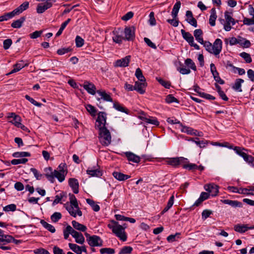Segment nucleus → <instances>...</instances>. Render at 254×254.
Returning <instances> with one entry per match:
<instances>
[{
  "label": "nucleus",
  "mask_w": 254,
  "mask_h": 254,
  "mask_svg": "<svg viewBox=\"0 0 254 254\" xmlns=\"http://www.w3.org/2000/svg\"><path fill=\"white\" fill-rule=\"evenodd\" d=\"M222 203L226 204H228L233 207H242L243 204L241 202L237 200H232L230 199H224L221 200Z\"/></svg>",
  "instance_id": "412c9836"
},
{
  "label": "nucleus",
  "mask_w": 254,
  "mask_h": 254,
  "mask_svg": "<svg viewBox=\"0 0 254 254\" xmlns=\"http://www.w3.org/2000/svg\"><path fill=\"white\" fill-rule=\"evenodd\" d=\"M75 44L77 47H81L84 44V40L79 36H77L75 38Z\"/></svg>",
  "instance_id": "0e129e2a"
},
{
  "label": "nucleus",
  "mask_w": 254,
  "mask_h": 254,
  "mask_svg": "<svg viewBox=\"0 0 254 254\" xmlns=\"http://www.w3.org/2000/svg\"><path fill=\"white\" fill-rule=\"evenodd\" d=\"M157 80L166 88L169 89L171 86V84L169 81H165L163 79L160 78H156Z\"/></svg>",
  "instance_id": "13d9d810"
},
{
  "label": "nucleus",
  "mask_w": 254,
  "mask_h": 254,
  "mask_svg": "<svg viewBox=\"0 0 254 254\" xmlns=\"http://www.w3.org/2000/svg\"><path fill=\"white\" fill-rule=\"evenodd\" d=\"M131 57L127 56L126 57L117 60L115 63L116 66L126 67L128 66Z\"/></svg>",
  "instance_id": "2eb2a0df"
},
{
  "label": "nucleus",
  "mask_w": 254,
  "mask_h": 254,
  "mask_svg": "<svg viewBox=\"0 0 254 254\" xmlns=\"http://www.w3.org/2000/svg\"><path fill=\"white\" fill-rule=\"evenodd\" d=\"M29 2L25 1L15 9L18 14L22 13L24 10L27 9L29 7Z\"/></svg>",
  "instance_id": "58836bf2"
},
{
  "label": "nucleus",
  "mask_w": 254,
  "mask_h": 254,
  "mask_svg": "<svg viewBox=\"0 0 254 254\" xmlns=\"http://www.w3.org/2000/svg\"><path fill=\"white\" fill-rule=\"evenodd\" d=\"M69 196L70 204L73 205L74 208H77L78 204L75 195L73 194L69 193Z\"/></svg>",
  "instance_id": "de8ad7c7"
},
{
  "label": "nucleus",
  "mask_w": 254,
  "mask_h": 254,
  "mask_svg": "<svg viewBox=\"0 0 254 254\" xmlns=\"http://www.w3.org/2000/svg\"><path fill=\"white\" fill-rule=\"evenodd\" d=\"M86 202L91 206L93 210L96 212H98L100 210V206L99 205L95 204L94 201L90 198L86 199Z\"/></svg>",
  "instance_id": "ea45409f"
},
{
  "label": "nucleus",
  "mask_w": 254,
  "mask_h": 254,
  "mask_svg": "<svg viewBox=\"0 0 254 254\" xmlns=\"http://www.w3.org/2000/svg\"><path fill=\"white\" fill-rule=\"evenodd\" d=\"M111 222L113 223V224H108V227L111 229L112 232L115 234L117 237L119 238L123 242L127 241V236L125 231L126 227L120 225L117 221L115 220H112Z\"/></svg>",
  "instance_id": "f257e3e1"
},
{
  "label": "nucleus",
  "mask_w": 254,
  "mask_h": 254,
  "mask_svg": "<svg viewBox=\"0 0 254 254\" xmlns=\"http://www.w3.org/2000/svg\"><path fill=\"white\" fill-rule=\"evenodd\" d=\"M125 154L129 161H131L136 163L140 162V157L131 152H126L125 153Z\"/></svg>",
  "instance_id": "a211bd4d"
},
{
  "label": "nucleus",
  "mask_w": 254,
  "mask_h": 254,
  "mask_svg": "<svg viewBox=\"0 0 254 254\" xmlns=\"http://www.w3.org/2000/svg\"><path fill=\"white\" fill-rule=\"evenodd\" d=\"M85 108L92 116H96L97 110L94 106L90 104H88L86 106Z\"/></svg>",
  "instance_id": "49530a36"
},
{
  "label": "nucleus",
  "mask_w": 254,
  "mask_h": 254,
  "mask_svg": "<svg viewBox=\"0 0 254 254\" xmlns=\"http://www.w3.org/2000/svg\"><path fill=\"white\" fill-rule=\"evenodd\" d=\"M72 231L73 228L70 225H67L66 228L64 230V238L65 239H67L68 238L69 234L72 235Z\"/></svg>",
  "instance_id": "a18cd8bd"
},
{
  "label": "nucleus",
  "mask_w": 254,
  "mask_h": 254,
  "mask_svg": "<svg viewBox=\"0 0 254 254\" xmlns=\"http://www.w3.org/2000/svg\"><path fill=\"white\" fill-rule=\"evenodd\" d=\"M87 174L92 177H100L102 176V171L98 169H89L86 171Z\"/></svg>",
  "instance_id": "bb28decb"
},
{
  "label": "nucleus",
  "mask_w": 254,
  "mask_h": 254,
  "mask_svg": "<svg viewBox=\"0 0 254 254\" xmlns=\"http://www.w3.org/2000/svg\"><path fill=\"white\" fill-rule=\"evenodd\" d=\"M40 223L46 229H47L50 232L52 233L55 232L56 229L55 227L51 224L48 223L44 220H41Z\"/></svg>",
  "instance_id": "72a5a7b5"
},
{
  "label": "nucleus",
  "mask_w": 254,
  "mask_h": 254,
  "mask_svg": "<svg viewBox=\"0 0 254 254\" xmlns=\"http://www.w3.org/2000/svg\"><path fill=\"white\" fill-rule=\"evenodd\" d=\"M186 16V20L189 24L194 26V27H197L196 20L193 17L192 13L191 11H187Z\"/></svg>",
  "instance_id": "6ab92c4d"
},
{
  "label": "nucleus",
  "mask_w": 254,
  "mask_h": 254,
  "mask_svg": "<svg viewBox=\"0 0 254 254\" xmlns=\"http://www.w3.org/2000/svg\"><path fill=\"white\" fill-rule=\"evenodd\" d=\"M240 156L243 158L244 160L249 163L252 164L253 166H254V157L251 155H248L247 153L244 152V151L242 153H241Z\"/></svg>",
  "instance_id": "7c9ffc66"
},
{
  "label": "nucleus",
  "mask_w": 254,
  "mask_h": 254,
  "mask_svg": "<svg viewBox=\"0 0 254 254\" xmlns=\"http://www.w3.org/2000/svg\"><path fill=\"white\" fill-rule=\"evenodd\" d=\"M28 65V64H24L23 61L21 60L19 63L14 65L13 69L10 72L8 73V74L17 72L24 67L27 66Z\"/></svg>",
  "instance_id": "5701e85b"
},
{
  "label": "nucleus",
  "mask_w": 254,
  "mask_h": 254,
  "mask_svg": "<svg viewBox=\"0 0 254 254\" xmlns=\"http://www.w3.org/2000/svg\"><path fill=\"white\" fill-rule=\"evenodd\" d=\"M72 232V236L75 239V242L79 244H83L85 242V239L83 235L73 229Z\"/></svg>",
  "instance_id": "dca6fc26"
},
{
  "label": "nucleus",
  "mask_w": 254,
  "mask_h": 254,
  "mask_svg": "<svg viewBox=\"0 0 254 254\" xmlns=\"http://www.w3.org/2000/svg\"><path fill=\"white\" fill-rule=\"evenodd\" d=\"M187 159L183 157H176V158H171L168 161V164L174 166V167H178L181 163L185 162Z\"/></svg>",
  "instance_id": "9d476101"
},
{
  "label": "nucleus",
  "mask_w": 254,
  "mask_h": 254,
  "mask_svg": "<svg viewBox=\"0 0 254 254\" xmlns=\"http://www.w3.org/2000/svg\"><path fill=\"white\" fill-rule=\"evenodd\" d=\"M70 18H68L66 21H65L64 23H62L60 29L56 34V36H59L62 34L63 30L65 28L68 23L70 21Z\"/></svg>",
  "instance_id": "c03bdc74"
},
{
  "label": "nucleus",
  "mask_w": 254,
  "mask_h": 254,
  "mask_svg": "<svg viewBox=\"0 0 254 254\" xmlns=\"http://www.w3.org/2000/svg\"><path fill=\"white\" fill-rule=\"evenodd\" d=\"M35 254H51L47 250L43 248H39L35 249L33 251Z\"/></svg>",
  "instance_id": "338daca9"
},
{
  "label": "nucleus",
  "mask_w": 254,
  "mask_h": 254,
  "mask_svg": "<svg viewBox=\"0 0 254 254\" xmlns=\"http://www.w3.org/2000/svg\"><path fill=\"white\" fill-rule=\"evenodd\" d=\"M240 55L242 58H243L245 60L246 63H250L252 62V58L249 54L247 53L246 52H242L240 54Z\"/></svg>",
  "instance_id": "6e6d98bb"
},
{
  "label": "nucleus",
  "mask_w": 254,
  "mask_h": 254,
  "mask_svg": "<svg viewBox=\"0 0 254 254\" xmlns=\"http://www.w3.org/2000/svg\"><path fill=\"white\" fill-rule=\"evenodd\" d=\"M181 32L184 39H185L189 44H192V42H193V37L190 33L186 32L185 30L183 29H182Z\"/></svg>",
  "instance_id": "393cba45"
},
{
  "label": "nucleus",
  "mask_w": 254,
  "mask_h": 254,
  "mask_svg": "<svg viewBox=\"0 0 254 254\" xmlns=\"http://www.w3.org/2000/svg\"><path fill=\"white\" fill-rule=\"evenodd\" d=\"M97 93L104 101L111 102H113V99L110 95L107 93L105 90H99L97 91Z\"/></svg>",
  "instance_id": "b1692460"
},
{
  "label": "nucleus",
  "mask_w": 254,
  "mask_h": 254,
  "mask_svg": "<svg viewBox=\"0 0 254 254\" xmlns=\"http://www.w3.org/2000/svg\"><path fill=\"white\" fill-rule=\"evenodd\" d=\"M45 171L47 173L45 174V176L47 179L50 181L51 183H54V178H56L60 182H63L65 179V176L67 173V172L65 174L62 172H59L58 171L55 170L54 171L52 172V168L50 167L45 169Z\"/></svg>",
  "instance_id": "7ed1b4c3"
},
{
  "label": "nucleus",
  "mask_w": 254,
  "mask_h": 254,
  "mask_svg": "<svg viewBox=\"0 0 254 254\" xmlns=\"http://www.w3.org/2000/svg\"><path fill=\"white\" fill-rule=\"evenodd\" d=\"M183 167L184 169H188L190 171H194L197 170V165L195 164L190 163L188 164H184Z\"/></svg>",
  "instance_id": "864d4df0"
},
{
  "label": "nucleus",
  "mask_w": 254,
  "mask_h": 254,
  "mask_svg": "<svg viewBox=\"0 0 254 254\" xmlns=\"http://www.w3.org/2000/svg\"><path fill=\"white\" fill-rule=\"evenodd\" d=\"M25 20V17H21L19 19L14 21L11 23V26L14 28H19L22 26V23L24 22Z\"/></svg>",
  "instance_id": "c756f323"
},
{
  "label": "nucleus",
  "mask_w": 254,
  "mask_h": 254,
  "mask_svg": "<svg viewBox=\"0 0 254 254\" xmlns=\"http://www.w3.org/2000/svg\"><path fill=\"white\" fill-rule=\"evenodd\" d=\"M12 239L13 237L12 236L4 235L2 233V234L0 236V246L5 245L10 243L12 242Z\"/></svg>",
  "instance_id": "aec40b11"
},
{
  "label": "nucleus",
  "mask_w": 254,
  "mask_h": 254,
  "mask_svg": "<svg viewBox=\"0 0 254 254\" xmlns=\"http://www.w3.org/2000/svg\"><path fill=\"white\" fill-rule=\"evenodd\" d=\"M212 213L211 210L208 209L204 210L202 212V219L203 220L206 219Z\"/></svg>",
  "instance_id": "774afa93"
},
{
  "label": "nucleus",
  "mask_w": 254,
  "mask_h": 254,
  "mask_svg": "<svg viewBox=\"0 0 254 254\" xmlns=\"http://www.w3.org/2000/svg\"><path fill=\"white\" fill-rule=\"evenodd\" d=\"M21 119L20 116L18 115H16L14 118H13V120L10 121L11 123L14 125L16 127L19 125V124L21 123Z\"/></svg>",
  "instance_id": "052dcab7"
},
{
  "label": "nucleus",
  "mask_w": 254,
  "mask_h": 254,
  "mask_svg": "<svg viewBox=\"0 0 254 254\" xmlns=\"http://www.w3.org/2000/svg\"><path fill=\"white\" fill-rule=\"evenodd\" d=\"M204 189L211 194L212 196H215L218 193V186L215 184H207L204 186Z\"/></svg>",
  "instance_id": "1a4fd4ad"
},
{
  "label": "nucleus",
  "mask_w": 254,
  "mask_h": 254,
  "mask_svg": "<svg viewBox=\"0 0 254 254\" xmlns=\"http://www.w3.org/2000/svg\"><path fill=\"white\" fill-rule=\"evenodd\" d=\"M140 119L144 122L155 126H159V122L155 119L147 118L143 116H140Z\"/></svg>",
  "instance_id": "e433bc0d"
},
{
  "label": "nucleus",
  "mask_w": 254,
  "mask_h": 254,
  "mask_svg": "<svg viewBox=\"0 0 254 254\" xmlns=\"http://www.w3.org/2000/svg\"><path fill=\"white\" fill-rule=\"evenodd\" d=\"M147 86V83L145 81H136L134 86V90L137 91L141 94L145 93V87Z\"/></svg>",
  "instance_id": "f8f14e48"
},
{
  "label": "nucleus",
  "mask_w": 254,
  "mask_h": 254,
  "mask_svg": "<svg viewBox=\"0 0 254 254\" xmlns=\"http://www.w3.org/2000/svg\"><path fill=\"white\" fill-rule=\"evenodd\" d=\"M100 131V137L103 139L105 143H110L111 141V136L109 130L105 127L99 128Z\"/></svg>",
  "instance_id": "423d86ee"
},
{
  "label": "nucleus",
  "mask_w": 254,
  "mask_h": 254,
  "mask_svg": "<svg viewBox=\"0 0 254 254\" xmlns=\"http://www.w3.org/2000/svg\"><path fill=\"white\" fill-rule=\"evenodd\" d=\"M83 87L89 94L94 95L96 93V88L92 83L85 81L84 82Z\"/></svg>",
  "instance_id": "9b49d317"
},
{
  "label": "nucleus",
  "mask_w": 254,
  "mask_h": 254,
  "mask_svg": "<svg viewBox=\"0 0 254 254\" xmlns=\"http://www.w3.org/2000/svg\"><path fill=\"white\" fill-rule=\"evenodd\" d=\"M112 175L115 178L120 181H124L130 178V176L119 172H114Z\"/></svg>",
  "instance_id": "4be33fe9"
},
{
  "label": "nucleus",
  "mask_w": 254,
  "mask_h": 254,
  "mask_svg": "<svg viewBox=\"0 0 254 254\" xmlns=\"http://www.w3.org/2000/svg\"><path fill=\"white\" fill-rule=\"evenodd\" d=\"M68 247L74 253L76 254H81L80 246L75 244L69 243Z\"/></svg>",
  "instance_id": "a19ab883"
},
{
  "label": "nucleus",
  "mask_w": 254,
  "mask_h": 254,
  "mask_svg": "<svg viewBox=\"0 0 254 254\" xmlns=\"http://www.w3.org/2000/svg\"><path fill=\"white\" fill-rule=\"evenodd\" d=\"M85 236L88 244L91 247H102L103 245V240L97 235L91 236L87 233H85Z\"/></svg>",
  "instance_id": "20e7f679"
},
{
  "label": "nucleus",
  "mask_w": 254,
  "mask_h": 254,
  "mask_svg": "<svg viewBox=\"0 0 254 254\" xmlns=\"http://www.w3.org/2000/svg\"><path fill=\"white\" fill-rule=\"evenodd\" d=\"M30 171L33 173L35 177L37 180H39L41 179L42 176V174H40L36 169L31 168L30 169Z\"/></svg>",
  "instance_id": "69168bd1"
},
{
  "label": "nucleus",
  "mask_w": 254,
  "mask_h": 254,
  "mask_svg": "<svg viewBox=\"0 0 254 254\" xmlns=\"http://www.w3.org/2000/svg\"><path fill=\"white\" fill-rule=\"evenodd\" d=\"M71 223L73 228L78 231L85 232L87 230V227L85 225L81 224L75 220H73Z\"/></svg>",
  "instance_id": "c85d7f7f"
},
{
  "label": "nucleus",
  "mask_w": 254,
  "mask_h": 254,
  "mask_svg": "<svg viewBox=\"0 0 254 254\" xmlns=\"http://www.w3.org/2000/svg\"><path fill=\"white\" fill-rule=\"evenodd\" d=\"M100 252L101 254H114L115 253V251L114 249L105 248L101 249Z\"/></svg>",
  "instance_id": "603ef678"
},
{
  "label": "nucleus",
  "mask_w": 254,
  "mask_h": 254,
  "mask_svg": "<svg viewBox=\"0 0 254 254\" xmlns=\"http://www.w3.org/2000/svg\"><path fill=\"white\" fill-rule=\"evenodd\" d=\"M181 2L177 1L174 5L172 11V15L174 18H176L179 12V9L181 7Z\"/></svg>",
  "instance_id": "f704fd0d"
},
{
  "label": "nucleus",
  "mask_w": 254,
  "mask_h": 254,
  "mask_svg": "<svg viewBox=\"0 0 254 254\" xmlns=\"http://www.w3.org/2000/svg\"><path fill=\"white\" fill-rule=\"evenodd\" d=\"M16 209V206L14 204L7 205L3 207V210L4 211H14Z\"/></svg>",
  "instance_id": "e2e57ef3"
},
{
  "label": "nucleus",
  "mask_w": 254,
  "mask_h": 254,
  "mask_svg": "<svg viewBox=\"0 0 254 254\" xmlns=\"http://www.w3.org/2000/svg\"><path fill=\"white\" fill-rule=\"evenodd\" d=\"M244 82V80L241 78L237 79L235 81L234 85L233 86V88L236 91L242 92L241 84Z\"/></svg>",
  "instance_id": "c9c22d12"
},
{
  "label": "nucleus",
  "mask_w": 254,
  "mask_h": 254,
  "mask_svg": "<svg viewBox=\"0 0 254 254\" xmlns=\"http://www.w3.org/2000/svg\"><path fill=\"white\" fill-rule=\"evenodd\" d=\"M107 114L104 112H100L98 114V117L96 122L98 123L97 126L99 128L105 127L106 123Z\"/></svg>",
  "instance_id": "6e6552de"
},
{
  "label": "nucleus",
  "mask_w": 254,
  "mask_h": 254,
  "mask_svg": "<svg viewBox=\"0 0 254 254\" xmlns=\"http://www.w3.org/2000/svg\"><path fill=\"white\" fill-rule=\"evenodd\" d=\"M113 36L112 37L113 40L114 42L117 44H121L124 39V37L122 36L121 32L120 30H115L113 32Z\"/></svg>",
  "instance_id": "f3484780"
},
{
  "label": "nucleus",
  "mask_w": 254,
  "mask_h": 254,
  "mask_svg": "<svg viewBox=\"0 0 254 254\" xmlns=\"http://www.w3.org/2000/svg\"><path fill=\"white\" fill-rule=\"evenodd\" d=\"M135 75L139 81H145L146 79L143 76L141 70L139 68L136 69Z\"/></svg>",
  "instance_id": "79ce46f5"
},
{
  "label": "nucleus",
  "mask_w": 254,
  "mask_h": 254,
  "mask_svg": "<svg viewBox=\"0 0 254 254\" xmlns=\"http://www.w3.org/2000/svg\"><path fill=\"white\" fill-rule=\"evenodd\" d=\"M166 102L168 103H172L173 102H176L177 103H179L178 100L174 97L172 95L169 94L166 96Z\"/></svg>",
  "instance_id": "4d7b16f0"
},
{
  "label": "nucleus",
  "mask_w": 254,
  "mask_h": 254,
  "mask_svg": "<svg viewBox=\"0 0 254 254\" xmlns=\"http://www.w3.org/2000/svg\"><path fill=\"white\" fill-rule=\"evenodd\" d=\"M201 44L203 45L207 51L216 56L219 55L222 48V42L218 38L215 40L213 45L209 42L204 41Z\"/></svg>",
  "instance_id": "f03ea898"
},
{
  "label": "nucleus",
  "mask_w": 254,
  "mask_h": 254,
  "mask_svg": "<svg viewBox=\"0 0 254 254\" xmlns=\"http://www.w3.org/2000/svg\"><path fill=\"white\" fill-rule=\"evenodd\" d=\"M12 156L15 158H19L22 157H30L31 154L28 152H16L13 153Z\"/></svg>",
  "instance_id": "37998d69"
},
{
  "label": "nucleus",
  "mask_w": 254,
  "mask_h": 254,
  "mask_svg": "<svg viewBox=\"0 0 254 254\" xmlns=\"http://www.w3.org/2000/svg\"><path fill=\"white\" fill-rule=\"evenodd\" d=\"M64 194L63 192L62 193H60L59 195H57L55 196V199L54 200L52 205L54 206L59 203H61V201L62 199V198L64 197Z\"/></svg>",
  "instance_id": "680f3d73"
},
{
  "label": "nucleus",
  "mask_w": 254,
  "mask_h": 254,
  "mask_svg": "<svg viewBox=\"0 0 254 254\" xmlns=\"http://www.w3.org/2000/svg\"><path fill=\"white\" fill-rule=\"evenodd\" d=\"M113 107L118 111L125 113L127 114H129V111L127 109L123 106L118 102H115L113 104Z\"/></svg>",
  "instance_id": "2f4dec72"
},
{
  "label": "nucleus",
  "mask_w": 254,
  "mask_h": 254,
  "mask_svg": "<svg viewBox=\"0 0 254 254\" xmlns=\"http://www.w3.org/2000/svg\"><path fill=\"white\" fill-rule=\"evenodd\" d=\"M232 12L228 11H225L224 13V16L226 22L224 24V29L226 31H229L231 30L232 27L231 24L234 25L236 24L235 19L232 16Z\"/></svg>",
  "instance_id": "39448f33"
},
{
  "label": "nucleus",
  "mask_w": 254,
  "mask_h": 254,
  "mask_svg": "<svg viewBox=\"0 0 254 254\" xmlns=\"http://www.w3.org/2000/svg\"><path fill=\"white\" fill-rule=\"evenodd\" d=\"M217 18V15L215 8H212L210 10V16L209 19V23L211 26L215 25V20Z\"/></svg>",
  "instance_id": "a878e982"
},
{
  "label": "nucleus",
  "mask_w": 254,
  "mask_h": 254,
  "mask_svg": "<svg viewBox=\"0 0 254 254\" xmlns=\"http://www.w3.org/2000/svg\"><path fill=\"white\" fill-rule=\"evenodd\" d=\"M132 247L130 246H125L119 252V254H129L132 251Z\"/></svg>",
  "instance_id": "3c124183"
},
{
  "label": "nucleus",
  "mask_w": 254,
  "mask_h": 254,
  "mask_svg": "<svg viewBox=\"0 0 254 254\" xmlns=\"http://www.w3.org/2000/svg\"><path fill=\"white\" fill-rule=\"evenodd\" d=\"M180 127L181 130L182 132H186L188 134H196L197 130H194L190 127L183 126L182 124H181Z\"/></svg>",
  "instance_id": "cd10ccee"
},
{
  "label": "nucleus",
  "mask_w": 254,
  "mask_h": 254,
  "mask_svg": "<svg viewBox=\"0 0 254 254\" xmlns=\"http://www.w3.org/2000/svg\"><path fill=\"white\" fill-rule=\"evenodd\" d=\"M27 161L28 159L27 158L14 159L11 161V163L15 165L19 164H25Z\"/></svg>",
  "instance_id": "8fccbe9b"
},
{
  "label": "nucleus",
  "mask_w": 254,
  "mask_h": 254,
  "mask_svg": "<svg viewBox=\"0 0 254 254\" xmlns=\"http://www.w3.org/2000/svg\"><path fill=\"white\" fill-rule=\"evenodd\" d=\"M62 214L60 212H55L51 216L52 221L54 222H58L62 218Z\"/></svg>",
  "instance_id": "5fc2aeb1"
},
{
  "label": "nucleus",
  "mask_w": 254,
  "mask_h": 254,
  "mask_svg": "<svg viewBox=\"0 0 254 254\" xmlns=\"http://www.w3.org/2000/svg\"><path fill=\"white\" fill-rule=\"evenodd\" d=\"M174 195H172L167 203L166 206L164 208V209L161 212V214L163 215L165 212L168 211V210L172 206L174 203Z\"/></svg>",
  "instance_id": "4c0bfd02"
},
{
  "label": "nucleus",
  "mask_w": 254,
  "mask_h": 254,
  "mask_svg": "<svg viewBox=\"0 0 254 254\" xmlns=\"http://www.w3.org/2000/svg\"><path fill=\"white\" fill-rule=\"evenodd\" d=\"M124 39L132 41L135 38V28L134 27H126L124 30Z\"/></svg>",
  "instance_id": "0eeeda50"
},
{
  "label": "nucleus",
  "mask_w": 254,
  "mask_h": 254,
  "mask_svg": "<svg viewBox=\"0 0 254 254\" xmlns=\"http://www.w3.org/2000/svg\"><path fill=\"white\" fill-rule=\"evenodd\" d=\"M234 229L235 231L243 233L246 232L248 230L254 229V225L251 227H249L248 225L237 224L234 226Z\"/></svg>",
  "instance_id": "ddd939ff"
},
{
  "label": "nucleus",
  "mask_w": 254,
  "mask_h": 254,
  "mask_svg": "<svg viewBox=\"0 0 254 254\" xmlns=\"http://www.w3.org/2000/svg\"><path fill=\"white\" fill-rule=\"evenodd\" d=\"M25 97L31 103H32V104L34 105L35 106L39 107H41L42 106V104L41 103L37 102L34 99H33L32 98L30 97L29 95H26Z\"/></svg>",
  "instance_id": "bf43d9fd"
},
{
  "label": "nucleus",
  "mask_w": 254,
  "mask_h": 254,
  "mask_svg": "<svg viewBox=\"0 0 254 254\" xmlns=\"http://www.w3.org/2000/svg\"><path fill=\"white\" fill-rule=\"evenodd\" d=\"M185 64L189 67H190L192 70L195 71L196 70V67L195 65V64L191 59L188 58L185 60Z\"/></svg>",
  "instance_id": "09e8293b"
},
{
  "label": "nucleus",
  "mask_w": 254,
  "mask_h": 254,
  "mask_svg": "<svg viewBox=\"0 0 254 254\" xmlns=\"http://www.w3.org/2000/svg\"><path fill=\"white\" fill-rule=\"evenodd\" d=\"M68 184L74 193L77 194L78 193L79 183L77 179L75 178H70L68 180Z\"/></svg>",
  "instance_id": "4468645a"
},
{
  "label": "nucleus",
  "mask_w": 254,
  "mask_h": 254,
  "mask_svg": "<svg viewBox=\"0 0 254 254\" xmlns=\"http://www.w3.org/2000/svg\"><path fill=\"white\" fill-rule=\"evenodd\" d=\"M193 34L195 39L200 44L203 43V40L202 37V31L200 29L195 30Z\"/></svg>",
  "instance_id": "473e14b6"
}]
</instances>
